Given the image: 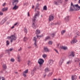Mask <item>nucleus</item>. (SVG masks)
<instances>
[{
  "label": "nucleus",
  "instance_id": "f257e3e1",
  "mask_svg": "<svg viewBox=\"0 0 80 80\" xmlns=\"http://www.w3.org/2000/svg\"><path fill=\"white\" fill-rule=\"evenodd\" d=\"M40 13L38 11L37 12V13H36L34 15V16L33 17V18H32V27L33 28L35 29L36 28V23H35V20L37 17L40 15Z\"/></svg>",
  "mask_w": 80,
  "mask_h": 80
},
{
  "label": "nucleus",
  "instance_id": "f03ea898",
  "mask_svg": "<svg viewBox=\"0 0 80 80\" xmlns=\"http://www.w3.org/2000/svg\"><path fill=\"white\" fill-rule=\"evenodd\" d=\"M80 9V6L78 4L73 5L72 3H71V7L70 9V11H73L75 10L77 11H78Z\"/></svg>",
  "mask_w": 80,
  "mask_h": 80
},
{
  "label": "nucleus",
  "instance_id": "7ed1b4c3",
  "mask_svg": "<svg viewBox=\"0 0 80 80\" xmlns=\"http://www.w3.org/2000/svg\"><path fill=\"white\" fill-rule=\"evenodd\" d=\"M80 36V32H77L75 35V36L73 38V40L71 41L72 44H73L75 43H77L78 42L77 40L76 39L77 37Z\"/></svg>",
  "mask_w": 80,
  "mask_h": 80
},
{
  "label": "nucleus",
  "instance_id": "20e7f679",
  "mask_svg": "<svg viewBox=\"0 0 80 80\" xmlns=\"http://www.w3.org/2000/svg\"><path fill=\"white\" fill-rule=\"evenodd\" d=\"M12 5H14L13 8V10H17L18 8V6L16 5L18 3V0H12Z\"/></svg>",
  "mask_w": 80,
  "mask_h": 80
},
{
  "label": "nucleus",
  "instance_id": "39448f33",
  "mask_svg": "<svg viewBox=\"0 0 80 80\" xmlns=\"http://www.w3.org/2000/svg\"><path fill=\"white\" fill-rule=\"evenodd\" d=\"M44 61L42 59H39L38 60V62L39 64V68H40V70H41L42 68V65Z\"/></svg>",
  "mask_w": 80,
  "mask_h": 80
},
{
  "label": "nucleus",
  "instance_id": "423d86ee",
  "mask_svg": "<svg viewBox=\"0 0 80 80\" xmlns=\"http://www.w3.org/2000/svg\"><path fill=\"white\" fill-rule=\"evenodd\" d=\"M8 39H10L11 42L12 43L13 42V40H15L16 39V37L14 35H11V37L8 36Z\"/></svg>",
  "mask_w": 80,
  "mask_h": 80
},
{
  "label": "nucleus",
  "instance_id": "0eeeda50",
  "mask_svg": "<svg viewBox=\"0 0 80 80\" xmlns=\"http://www.w3.org/2000/svg\"><path fill=\"white\" fill-rule=\"evenodd\" d=\"M65 58L64 57V58H61L60 61L59 62V65L60 66L62 65V63L63 62V61L65 60Z\"/></svg>",
  "mask_w": 80,
  "mask_h": 80
},
{
  "label": "nucleus",
  "instance_id": "6e6552de",
  "mask_svg": "<svg viewBox=\"0 0 80 80\" xmlns=\"http://www.w3.org/2000/svg\"><path fill=\"white\" fill-rule=\"evenodd\" d=\"M75 56V53L73 52H71V54L68 56V58H72V57H74Z\"/></svg>",
  "mask_w": 80,
  "mask_h": 80
},
{
  "label": "nucleus",
  "instance_id": "1a4fd4ad",
  "mask_svg": "<svg viewBox=\"0 0 80 80\" xmlns=\"http://www.w3.org/2000/svg\"><path fill=\"white\" fill-rule=\"evenodd\" d=\"M62 2H63V0H58V2L56 1L54 2V4L57 5H59L60 3H62Z\"/></svg>",
  "mask_w": 80,
  "mask_h": 80
},
{
  "label": "nucleus",
  "instance_id": "9d476101",
  "mask_svg": "<svg viewBox=\"0 0 80 80\" xmlns=\"http://www.w3.org/2000/svg\"><path fill=\"white\" fill-rule=\"evenodd\" d=\"M44 50L45 52H50V50L47 47H44Z\"/></svg>",
  "mask_w": 80,
  "mask_h": 80
},
{
  "label": "nucleus",
  "instance_id": "9b49d317",
  "mask_svg": "<svg viewBox=\"0 0 80 80\" xmlns=\"http://www.w3.org/2000/svg\"><path fill=\"white\" fill-rule=\"evenodd\" d=\"M64 20L66 22H69V20H70V16H67L65 18Z\"/></svg>",
  "mask_w": 80,
  "mask_h": 80
},
{
  "label": "nucleus",
  "instance_id": "f8f14e48",
  "mask_svg": "<svg viewBox=\"0 0 80 80\" xmlns=\"http://www.w3.org/2000/svg\"><path fill=\"white\" fill-rule=\"evenodd\" d=\"M53 18H54V16L52 15H50L49 16V21H51V20H52Z\"/></svg>",
  "mask_w": 80,
  "mask_h": 80
},
{
  "label": "nucleus",
  "instance_id": "ddd939ff",
  "mask_svg": "<svg viewBox=\"0 0 80 80\" xmlns=\"http://www.w3.org/2000/svg\"><path fill=\"white\" fill-rule=\"evenodd\" d=\"M13 50V48H10V49L6 50H5L6 52H8V54L9 55L10 53V52H12Z\"/></svg>",
  "mask_w": 80,
  "mask_h": 80
},
{
  "label": "nucleus",
  "instance_id": "4468645a",
  "mask_svg": "<svg viewBox=\"0 0 80 80\" xmlns=\"http://www.w3.org/2000/svg\"><path fill=\"white\" fill-rule=\"evenodd\" d=\"M28 73V69L26 70L25 71L23 72V76H24V77H26L27 76L26 73Z\"/></svg>",
  "mask_w": 80,
  "mask_h": 80
},
{
  "label": "nucleus",
  "instance_id": "2eb2a0df",
  "mask_svg": "<svg viewBox=\"0 0 80 80\" xmlns=\"http://www.w3.org/2000/svg\"><path fill=\"white\" fill-rule=\"evenodd\" d=\"M33 41H34V45L35 47H37V38L34 37L33 39Z\"/></svg>",
  "mask_w": 80,
  "mask_h": 80
},
{
  "label": "nucleus",
  "instance_id": "dca6fc26",
  "mask_svg": "<svg viewBox=\"0 0 80 80\" xmlns=\"http://www.w3.org/2000/svg\"><path fill=\"white\" fill-rule=\"evenodd\" d=\"M5 21H6V20H5V19L4 18V20H3L1 21V22H0V24L1 25H3L5 22Z\"/></svg>",
  "mask_w": 80,
  "mask_h": 80
},
{
  "label": "nucleus",
  "instance_id": "f3484780",
  "mask_svg": "<svg viewBox=\"0 0 80 80\" xmlns=\"http://www.w3.org/2000/svg\"><path fill=\"white\" fill-rule=\"evenodd\" d=\"M39 33H40V31L38 29H37L36 31V34L38 35L39 34Z\"/></svg>",
  "mask_w": 80,
  "mask_h": 80
},
{
  "label": "nucleus",
  "instance_id": "a211bd4d",
  "mask_svg": "<svg viewBox=\"0 0 80 80\" xmlns=\"http://www.w3.org/2000/svg\"><path fill=\"white\" fill-rule=\"evenodd\" d=\"M50 71V70H49V69L48 68H45V73H47V72H48Z\"/></svg>",
  "mask_w": 80,
  "mask_h": 80
},
{
  "label": "nucleus",
  "instance_id": "6ab92c4d",
  "mask_svg": "<svg viewBox=\"0 0 80 80\" xmlns=\"http://www.w3.org/2000/svg\"><path fill=\"white\" fill-rule=\"evenodd\" d=\"M53 60H51L49 61V65H52L53 64Z\"/></svg>",
  "mask_w": 80,
  "mask_h": 80
},
{
  "label": "nucleus",
  "instance_id": "aec40b11",
  "mask_svg": "<svg viewBox=\"0 0 80 80\" xmlns=\"http://www.w3.org/2000/svg\"><path fill=\"white\" fill-rule=\"evenodd\" d=\"M50 39V37L49 36H48L47 37H46L45 38V41H47V40H49Z\"/></svg>",
  "mask_w": 80,
  "mask_h": 80
},
{
  "label": "nucleus",
  "instance_id": "412c9836",
  "mask_svg": "<svg viewBox=\"0 0 80 80\" xmlns=\"http://www.w3.org/2000/svg\"><path fill=\"white\" fill-rule=\"evenodd\" d=\"M37 69H38V67L37 66H36L34 67V68L33 69V71H32L35 72Z\"/></svg>",
  "mask_w": 80,
  "mask_h": 80
},
{
  "label": "nucleus",
  "instance_id": "4be33fe9",
  "mask_svg": "<svg viewBox=\"0 0 80 80\" xmlns=\"http://www.w3.org/2000/svg\"><path fill=\"white\" fill-rule=\"evenodd\" d=\"M17 58L18 62H20V56L19 55H18Z\"/></svg>",
  "mask_w": 80,
  "mask_h": 80
},
{
  "label": "nucleus",
  "instance_id": "5701e85b",
  "mask_svg": "<svg viewBox=\"0 0 80 80\" xmlns=\"http://www.w3.org/2000/svg\"><path fill=\"white\" fill-rule=\"evenodd\" d=\"M8 8H4L2 9V12H5L6 10H7Z\"/></svg>",
  "mask_w": 80,
  "mask_h": 80
},
{
  "label": "nucleus",
  "instance_id": "b1692460",
  "mask_svg": "<svg viewBox=\"0 0 80 80\" xmlns=\"http://www.w3.org/2000/svg\"><path fill=\"white\" fill-rule=\"evenodd\" d=\"M38 4H37L36 5V8L35 9V12H36V10H38V9H39L38 7Z\"/></svg>",
  "mask_w": 80,
  "mask_h": 80
},
{
  "label": "nucleus",
  "instance_id": "393cba45",
  "mask_svg": "<svg viewBox=\"0 0 80 80\" xmlns=\"http://www.w3.org/2000/svg\"><path fill=\"white\" fill-rule=\"evenodd\" d=\"M51 36L52 37H54L55 36V32L52 33V34H51Z\"/></svg>",
  "mask_w": 80,
  "mask_h": 80
},
{
  "label": "nucleus",
  "instance_id": "a878e982",
  "mask_svg": "<svg viewBox=\"0 0 80 80\" xmlns=\"http://www.w3.org/2000/svg\"><path fill=\"white\" fill-rule=\"evenodd\" d=\"M43 10H47V6H45L43 7Z\"/></svg>",
  "mask_w": 80,
  "mask_h": 80
},
{
  "label": "nucleus",
  "instance_id": "bb28decb",
  "mask_svg": "<svg viewBox=\"0 0 80 80\" xmlns=\"http://www.w3.org/2000/svg\"><path fill=\"white\" fill-rule=\"evenodd\" d=\"M2 67L4 68H7V66L5 64H3Z\"/></svg>",
  "mask_w": 80,
  "mask_h": 80
},
{
  "label": "nucleus",
  "instance_id": "cd10ccee",
  "mask_svg": "<svg viewBox=\"0 0 80 80\" xmlns=\"http://www.w3.org/2000/svg\"><path fill=\"white\" fill-rule=\"evenodd\" d=\"M28 5V3H27V2L24 3V6H25V7H27Z\"/></svg>",
  "mask_w": 80,
  "mask_h": 80
},
{
  "label": "nucleus",
  "instance_id": "c85d7f7f",
  "mask_svg": "<svg viewBox=\"0 0 80 80\" xmlns=\"http://www.w3.org/2000/svg\"><path fill=\"white\" fill-rule=\"evenodd\" d=\"M60 22H58L57 23H55V25H60Z\"/></svg>",
  "mask_w": 80,
  "mask_h": 80
},
{
  "label": "nucleus",
  "instance_id": "c756f323",
  "mask_svg": "<svg viewBox=\"0 0 80 80\" xmlns=\"http://www.w3.org/2000/svg\"><path fill=\"white\" fill-rule=\"evenodd\" d=\"M24 31L25 33H27V29L26 28H24Z\"/></svg>",
  "mask_w": 80,
  "mask_h": 80
},
{
  "label": "nucleus",
  "instance_id": "7c9ffc66",
  "mask_svg": "<svg viewBox=\"0 0 80 80\" xmlns=\"http://www.w3.org/2000/svg\"><path fill=\"white\" fill-rule=\"evenodd\" d=\"M70 63H71V61H68L67 63V64H68V65L70 64Z\"/></svg>",
  "mask_w": 80,
  "mask_h": 80
},
{
  "label": "nucleus",
  "instance_id": "2f4dec72",
  "mask_svg": "<svg viewBox=\"0 0 80 80\" xmlns=\"http://www.w3.org/2000/svg\"><path fill=\"white\" fill-rule=\"evenodd\" d=\"M65 30H63V31H62L61 32V34H63V33H65Z\"/></svg>",
  "mask_w": 80,
  "mask_h": 80
},
{
  "label": "nucleus",
  "instance_id": "473e14b6",
  "mask_svg": "<svg viewBox=\"0 0 80 80\" xmlns=\"http://www.w3.org/2000/svg\"><path fill=\"white\" fill-rule=\"evenodd\" d=\"M62 48L64 50H67V48L66 47H62Z\"/></svg>",
  "mask_w": 80,
  "mask_h": 80
},
{
  "label": "nucleus",
  "instance_id": "72a5a7b5",
  "mask_svg": "<svg viewBox=\"0 0 80 80\" xmlns=\"http://www.w3.org/2000/svg\"><path fill=\"white\" fill-rule=\"evenodd\" d=\"M14 26H15L16 25H17V26H18V22H17L16 23L14 24Z\"/></svg>",
  "mask_w": 80,
  "mask_h": 80
},
{
  "label": "nucleus",
  "instance_id": "f704fd0d",
  "mask_svg": "<svg viewBox=\"0 0 80 80\" xmlns=\"http://www.w3.org/2000/svg\"><path fill=\"white\" fill-rule=\"evenodd\" d=\"M52 72H51L50 73H49L48 74V76L49 77H50V76H51V75H52Z\"/></svg>",
  "mask_w": 80,
  "mask_h": 80
},
{
  "label": "nucleus",
  "instance_id": "c9c22d12",
  "mask_svg": "<svg viewBox=\"0 0 80 80\" xmlns=\"http://www.w3.org/2000/svg\"><path fill=\"white\" fill-rule=\"evenodd\" d=\"M42 57L43 58H45L46 57H47V55H46L45 54H44L42 55Z\"/></svg>",
  "mask_w": 80,
  "mask_h": 80
},
{
  "label": "nucleus",
  "instance_id": "e433bc0d",
  "mask_svg": "<svg viewBox=\"0 0 80 80\" xmlns=\"http://www.w3.org/2000/svg\"><path fill=\"white\" fill-rule=\"evenodd\" d=\"M6 43L7 45H9L10 44V42H9V41L8 40H7Z\"/></svg>",
  "mask_w": 80,
  "mask_h": 80
},
{
  "label": "nucleus",
  "instance_id": "4c0bfd02",
  "mask_svg": "<svg viewBox=\"0 0 80 80\" xmlns=\"http://www.w3.org/2000/svg\"><path fill=\"white\" fill-rule=\"evenodd\" d=\"M34 72H34V71H31V75H33V74H34Z\"/></svg>",
  "mask_w": 80,
  "mask_h": 80
},
{
  "label": "nucleus",
  "instance_id": "58836bf2",
  "mask_svg": "<svg viewBox=\"0 0 80 80\" xmlns=\"http://www.w3.org/2000/svg\"><path fill=\"white\" fill-rule=\"evenodd\" d=\"M77 60H78V62H79V61H80V59H78V58H77L75 61V62H77Z\"/></svg>",
  "mask_w": 80,
  "mask_h": 80
},
{
  "label": "nucleus",
  "instance_id": "ea45409f",
  "mask_svg": "<svg viewBox=\"0 0 80 80\" xmlns=\"http://www.w3.org/2000/svg\"><path fill=\"white\" fill-rule=\"evenodd\" d=\"M3 15V13L2 12H0V15L1 16H2Z\"/></svg>",
  "mask_w": 80,
  "mask_h": 80
},
{
  "label": "nucleus",
  "instance_id": "a19ab883",
  "mask_svg": "<svg viewBox=\"0 0 80 80\" xmlns=\"http://www.w3.org/2000/svg\"><path fill=\"white\" fill-rule=\"evenodd\" d=\"M37 37L38 38H40V37H42V36H38V35H37Z\"/></svg>",
  "mask_w": 80,
  "mask_h": 80
},
{
  "label": "nucleus",
  "instance_id": "79ce46f5",
  "mask_svg": "<svg viewBox=\"0 0 80 80\" xmlns=\"http://www.w3.org/2000/svg\"><path fill=\"white\" fill-rule=\"evenodd\" d=\"M11 62H13L14 61H15V59H11Z\"/></svg>",
  "mask_w": 80,
  "mask_h": 80
},
{
  "label": "nucleus",
  "instance_id": "37998d69",
  "mask_svg": "<svg viewBox=\"0 0 80 80\" xmlns=\"http://www.w3.org/2000/svg\"><path fill=\"white\" fill-rule=\"evenodd\" d=\"M48 43L49 44H50V45H51L52 43V41H49L48 42Z\"/></svg>",
  "mask_w": 80,
  "mask_h": 80
},
{
  "label": "nucleus",
  "instance_id": "c03bdc74",
  "mask_svg": "<svg viewBox=\"0 0 80 80\" xmlns=\"http://www.w3.org/2000/svg\"><path fill=\"white\" fill-rule=\"evenodd\" d=\"M54 50H55V51L56 52V53H58V52L57 50L56 49H54Z\"/></svg>",
  "mask_w": 80,
  "mask_h": 80
},
{
  "label": "nucleus",
  "instance_id": "a18cd8bd",
  "mask_svg": "<svg viewBox=\"0 0 80 80\" xmlns=\"http://www.w3.org/2000/svg\"><path fill=\"white\" fill-rule=\"evenodd\" d=\"M27 38H24V39H23V40L24 41H26V40H27Z\"/></svg>",
  "mask_w": 80,
  "mask_h": 80
},
{
  "label": "nucleus",
  "instance_id": "49530a36",
  "mask_svg": "<svg viewBox=\"0 0 80 80\" xmlns=\"http://www.w3.org/2000/svg\"><path fill=\"white\" fill-rule=\"evenodd\" d=\"M30 63V61H28V65H29Z\"/></svg>",
  "mask_w": 80,
  "mask_h": 80
},
{
  "label": "nucleus",
  "instance_id": "de8ad7c7",
  "mask_svg": "<svg viewBox=\"0 0 80 80\" xmlns=\"http://www.w3.org/2000/svg\"><path fill=\"white\" fill-rule=\"evenodd\" d=\"M21 50H22V48H21L18 50V51H21Z\"/></svg>",
  "mask_w": 80,
  "mask_h": 80
},
{
  "label": "nucleus",
  "instance_id": "09e8293b",
  "mask_svg": "<svg viewBox=\"0 0 80 80\" xmlns=\"http://www.w3.org/2000/svg\"><path fill=\"white\" fill-rule=\"evenodd\" d=\"M14 27H15V26L14 25L12 26V27H11V28L12 29V28H14Z\"/></svg>",
  "mask_w": 80,
  "mask_h": 80
},
{
  "label": "nucleus",
  "instance_id": "8fccbe9b",
  "mask_svg": "<svg viewBox=\"0 0 80 80\" xmlns=\"http://www.w3.org/2000/svg\"><path fill=\"white\" fill-rule=\"evenodd\" d=\"M1 57H3V54H1V55L0 56Z\"/></svg>",
  "mask_w": 80,
  "mask_h": 80
},
{
  "label": "nucleus",
  "instance_id": "3c124183",
  "mask_svg": "<svg viewBox=\"0 0 80 80\" xmlns=\"http://www.w3.org/2000/svg\"><path fill=\"white\" fill-rule=\"evenodd\" d=\"M5 3H4L3 4L2 6L3 7L4 6H5Z\"/></svg>",
  "mask_w": 80,
  "mask_h": 80
},
{
  "label": "nucleus",
  "instance_id": "603ef678",
  "mask_svg": "<svg viewBox=\"0 0 80 80\" xmlns=\"http://www.w3.org/2000/svg\"><path fill=\"white\" fill-rule=\"evenodd\" d=\"M34 8V6L33 5L32 7V8Z\"/></svg>",
  "mask_w": 80,
  "mask_h": 80
},
{
  "label": "nucleus",
  "instance_id": "864d4df0",
  "mask_svg": "<svg viewBox=\"0 0 80 80\" xmlns=\"http://www.w3.org/2000/svg\"><path fill=\"white\" fill-rule=\"evenodd\" d=\"M78 3H80V0H79L78 1Z\"/></svg>",
  "mask_w": 80,
  "mask_h": 80
},
{
  "label": "nucleus",
  "instance_id": "5fc2aeb1",
  "mask_svg": "<svg viewBox=\"0 0 80 80\" xmlns=\"http://www.w3.org/2000/svg\"><path fill=\"white\" fill-rule=\"evenodd\" d=\"M65 2H68V0H65Z\"/></svg>",
  "mask_w": 80,
  "mask_h": 80
},
{
  "label": "nucleus",
  "instance_id": "6e6d98bb",
  "mask_svg": "<svg viewBox=\"0 0 80 80\" xmlns=\"http://www.w3.org/2000/svg\"><path fill=\"white\" fill-rule=\"evenodd\" d=\"M28 48H31V47H29Z\"/></svg>",
  "mask_w": 80,
  "mask_h": 80
},
{
  "label": "nucleus",
  "instance_id": "4d7b16f0",
  "mask_svg": "<svg viewBox=\"0 0 80 80\" xmlns=\"http://www.w3.org/2000/svg\"><path fill=\"white\" fill-rule=\"evenodd\" d=\"M15 73H16V74H18V72H15Z\"/></svg>",
  "mask_w": 80,
  "mask_h": 80
},
{
  "label": "nucleus",
  "instance_id": "13d9d810",
  "mask_svg": "<svg viewBox=\"0 0 80 80\" xmlns=\"http://www.w3.org/2000/svg\"><path fill=\"white\" fill-rule=\"evenodd\" d=\"M28 16H30V14H29V13L28 12Z\"/></svg>",
  "mask_w": 80,
  "mask_h": 80
},
{
  "label": "nucleus",
  "instance_id": "bf43d9fd",
  "mask_svg": "<svg viewBox=\"0 0 80 80\" xmlns=\"http://www.w3.org/2000/svg\"><path fill=\"white\" fill-rule=\"evenodd\" d=\"M2 80H5V79L4 78H2Z\"/></svg>",
  "mask_w": 80,
  "mask_h": 80
},
{
  "label": "nucleus",
  "instance_id": "052dcab7",
  "mask_svg": "<svg viewBox=\"0 0 80 80\" xmlns=\"http://www.w3.org/2000/svg\"><path fill=\"white\" fill-rule=\"evenodd\" d=\"M46 76V75H44V77H45Z\"/></svg>",
  "mask_w": 80,
  "mask_h": 80
},
{
  "label": "nucleus",
  "instance_id": "680f3d73",
  "mask_svg": "<svg viewBox=\"0 0 80 80\" xmlns=\"http://www.w3.org/2000/svg\"><path fill=\"white\" fill-rule=\"evenodd\" d=\"M1 73H3V72H2V71H1Z\"/></svg>",
  "mask_w": 80,
  "mask_h": 80
},
{
  "label": "nucleus",
  "instance_id": "e2e57ef3",
  "mask_svg": "<svg viewBox=\"0 0 80 80\" xmlns=\"http://www.w3.org/2000/svg\"><path fill=\"white\" fill-rule=\"evenodd\" d=\"M58 80H61V79H58Z\"/></svg>",
  "mask_w": 80,
  "mask_h": 80
},
{
  "label": "nucleus",
  "instance_id": "0e129e2a",
  "mask_svg": "<svg viewBox=\"0 0 80 80\" xmlns=\"http://www.w3.org/2000/svg\"><path fill=\"white\" fill-rule=\"evenodd\" d=\"M0 79H1V78L0 77Z\"/></svg>",
  "mask_w": 80,
  "mask_h": 80
},
{
  "label": "nucleus",
  "instance_id": "69168bd1",
  "mask_svg": "<svg viewBox=\"0 0 80 80\" xmlns=\"http://www.w3.org/2000/svg\"><path fill=\"white\" fill-rule=\"evenodd\" d=\"M79 78H80V76H79Z\"/></svg>",
  "mask_w": 80,
  "mask_h": 80
},
{
  "label": "nucleus",
  "instance_id": "338daca9",
  "mask_svg": "<svg viewBox=\"0 0 80 80\" xmlns=\"http://www.w3.org/2000/svg\"><path fill=\"white\" fill-rule=\"evenodd\" d=\"M79 19H80V17H79Z\"/></svg>",
  "mask_w": 80,
  "mask_h": 80
},
{
  "label": "nucleus",
  "instance_id": "774afa93",
  "mask_svg": "<svg viewBox=\"0 0 80 80\" xmlns=\"http://www.w3.org/2000/svg\"><path fill=\"white\" fill-rule=\"evenodd\" d=\"M41 17H42V15H41Z\"/></svg>",
  "mask_w": 80,
  "mask_h": 80
}]
</instances>
